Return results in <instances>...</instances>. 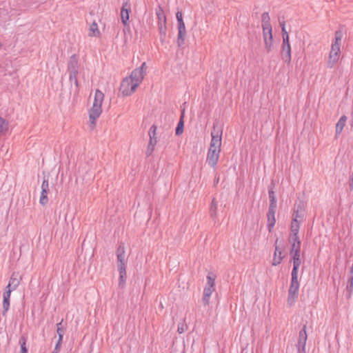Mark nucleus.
I'll list each match as a JSON object with an SVG mask.
<instances>
[{"instance_id":"1","label":"nucleus","mask_w":353,"mask_h":353,"mask_svg":"<svg viewBox=\"0 0 353 353\" xmlns=\"http://www.w3.org/2000/svg\"><path fill=\"white\" fill-rule=\"evenodd\" d=\"M222 132L221 128H217L216 125L214 123L213 130L211 132L212 139L206 158V163L213 168H216L219 161L221 147Z\"/></svg>"},{"instance_id":"2","label":"nucleus","mask_w":353,"mask_h":353,"mask_svg":"<svg viewBox=\"0 0 353 353\" xmlns=\"http://www.w3.org/2000/svg\"><path fill=\"white\" fill-rule=\"evenodd\" d=\"M343 37V31L336 30L332 42L327 65L328 68H333L340 59L341 41Z\"/></svg>"},{"instance_id":"3","label":"nucleus","mask_w":353,"mask_h":353,"mask_svg":"<svg viewBox=\"0 0 353 353\" xmlns=\"http://www.w3.org/2000/svg\"><path fill=\"white\" fill-rule=\"evenodd\" d=\"M303 219L302 212H299V209L294 211L293 219L291 223V234L290 236V241L292 243L291 254L293 252H299L301 242L298 237V232L299 230V223Z\"/></svg>"},{"instance_id":"4","label":"nucleus","mask_w":353,"mask_h":353,"mask_svg":"<svg viewBox=\"0 0 353 353\" xmlns=\"http://www.w3.org/2000/svg\"><path fill=\"white\" fill-rule=\"evenodd\" d=\"M147 65L145 62H143L141 65L133 70L131 74L128 78H130L134 82L132 84V89H137L140 83H141L145 74H146Z\"/></svg>"},{"instance_id":"5","label":"nucleus","mask_w":353,"mask_h":353,"mask_svg":"<svg viewBox=\"0 0 353 353\" xmlns=\"http://www.w3.org/2000/svg\"><path fill=\"white\" fill-rule=\"evenodd\" d=\"M156 14L158 19V29L160 34V41L161 43H163L165 39L167 32L166 17L164 14L163 10L160 6L157 10Z\"/></svg>"},{"instance_id":"6","label":"nucleus","mask_w":353,"mask_h":353,"mask_svg":"<svg viewBox=\"0 0 353 353\" xmlns=\"http://www.w3.org/2000/svg\"><path fill=\"white\" fill-rule=\"evenodd\" d=\"M299 284L298 282V275H292V281L289 289L288 302L292 305L294 302V299L298 294Z\"/></svg>"},{"instance_id":"7","label":"nucleus","mask_w":353,"mask_h":353,"mask_svg":"<svg viewBox=\"0 0 353 353\" xmlns=\"http://www.w3.org/2000/svg\"><path fill=\"white\" fill-rule=\"evenodd\" d=\"M306 329L307 325L306 324H305L303 328L299 332L298 343L296 345L298 353H306L305 345L307 339V334Z\"/></svg>"},{"instance_id":"8","label":"nucleus","mask_w":353,"mask_h":353,"mask_svg":"<svg viewBox=\"0 0 353 353\" xmlns=\"http://www.w3.org/2000/svg\"><path fill=\"white\" fill-rule=\"evenodd\" d=\"M133 83L130 78L125 77L123 79L120 86V91L123 96H130L135 92L136 89H132Z\"/></svg>"},{"instance_id":"9","label":"nucleus","mask_w":353,"mask_h":353,"mask_svg":"<svg viewBox=\"0 0 353 353\" xmlns=\"http://www.w3.org/2000/svg\"><path fill=\"white\" fill-rule=\"evenodd\" d=\"M49 181L48 178L44 177L41 184V192L39 203L42 205H46L48 202V194L49 193Z\"/></svg>"},{"instance_id":"10","label":"nucleus","mask_w":353,"mask_h":353,"mask_svg":"<svg viewBox=\"0 0 353 353\" xmlns=\"http://www.w3.org/2000/svg\"><path fill=\"white\" fill-rule=\"evenodd\" d=\"M102 112L101 106L100 105H92V108L89 111V119L91 126L93 128L96 125V120L99 117Z\"/></svg>"},{"instance_id":"11","label":"nucleus","mask_w":353,"mask_h":353,"mask_svg":"<svg viewBox=\"0 0 353 353\" xmlns=\"http://www.w3.org/2000/svg\"><path fill=\"white\" fill-rule=\"evenodd\" d=\"M178 23V36H177V45L179 47L182 46L184 44L185 36H186V30L185 26L183 21H181Z\"/></svg>"},{"instance_id":"12","label":"nucleus","mask_w":353,"mask_h":353,"mask_svg":"<svg viewBox=\"0 0 353 353\" xmlns=\"http://www.w3.org/2000/svg\"><path fill=\"white\" fill-rule=\"evenodd\" d=\"M276 207L269 206L268 212L267 213V219H268V230L270 232L272 231V229L275 225L276 219H275V212H276Z\"/></svg>"},{"instance_id":"13","label":"nucleus","mask_w":353,"mask_h":353,"mask_svg":"<svg viewBox=\"0 0 353 353\" xmlns=\"http://www.w3.org/2000/svg\"><path fill=\"white\" fill-rule=\"evenodd\" d=\"M281 57L285 63H290L291 60V48L289 41H283Z\"/></svg>"},{"instance_id":"14","label":"nucleus","mask_w":353,"mask_h":353,"mask_svg":"<svg viewBox=\"0 0 353 353\" xmlns=\"http://www.w3.org/2000/svg\"><path fill=\"white\" fill-rule=\"evenodd\" d=\"M118 271L119 272V285L121 288H123L125 283L127 277L126 270H125V262L117 263Z\"/></svg>"},{"instance_id":"15","label":"nucleus","mask_w":353,"mask_h":353,"mask_svg":"<svg viewBox=\"0 0 353 353\" xmlns=\"http://www.w3.org/2000/svg\"><path fill=\"white\" fill-rule=\"evenodd\" d=\"M68 71L69 73L79 72V61L76 54H72L70 57L68 64Z\"/></svg>"},{"instance_id":"16","label":"nucleus","mask_w":353,"mask_h":353,"mask_svg":"<svg viewBox=\"0 0 353 353\" xmlns=\"http://www.w3.org/2000/svg\"><path fill=\"white\" fill-rule=\"evenodd\" d=\"M347 121V117L343 115L336 124V137H338L343 131Z\"/></svg>"},{"instance_id":"17","label":"nucleus","mask_w":353,"mask_h":353,"mask_svg":"<svg viewBox=\"0 0 353 353\" xmlns=\"http://www.w3.org/2000/svg\"><path fill=\"white\" fill-rule=\"evenodd\" d=\"M117 263H125V248L123 243L119 244L117 249Z\"/></svg>"},{"instance_id":"18","label":"nucleus","mask_w":353,"mask_h":353,"mask_svg":"<svg viewBox=\"0 0 353 353\" xmlns=\"http://www.w3.org/2000/svg\"><path fill=\"white\" fill-rule=\"evenodd\" d=\"M21 280V276H18V273L13 272L10 276L8 283L12 286V288L16 290L17 287L19 285Z\"/></svg>"},{"instance_id":"19","label":"nucleus","mask_w":353,"mask_h":353,"mask_svg":"<svg viewBox=\"0 0 353 353\" xmlns=\"http://www.w3.org/2000/svg\"><path fill=\"white\" fill-rule=\"evenodd\" d=\"M157 127L155 125H152L148 132V135L150 137L149 142H152L154 144L157 145Z\"/></svg>"},{"instance_id":"20","label":"nucleus","mask_w":353,"mask_h":353,"mask_svg":"<svg viewBox=\"0 0 353 353\" xmlns=\"http://www.w3.org/2000/svg\"><path fill=\"white\" fill-rule=\"evenodd\" d=\"M283 259L282 252L281 250L278 249V247L276 245L275 252L274 254V259L272 261V265H277L281 263Z\"/></svg>"},{"instance_id":"21","label":"nucleus","mask_w":353,"mask_h":353,"mask_svg":"<svg viewBox=\"0 0 353 353\" xmlns=\"http://www.w3.org/2000/svg\"><path fill=\"white\" fill-rule=\"evenodd\" d=\"M128 3H125L123 5L121 12V21L124 25L127 24V21L129 19V12L130 9H127L125 7L127 6Z\"/></svg>"},{"instance_id":"22","label":"nucleus","mask_w":353,"mask_h":353,"mask_svg":"<svg viewBox=\"0 0 353 353\" xmlns=\"http://www.w3.org/2000/svg\"><path fill=\"white\" fill-rule=\"evenodd\" d=\"M104 99L103 93L99 90H97L94 94V99L92 105H102V103Z\"/></svg>"},{"instance_id":"23","label":"nucleus","mask_w":353,"mask_h":353,"mask_svg":"<svg viewBox=\"0 0 353 353\" xmlns=\"http://www.w3.org/2000/svg\"><path fill=\"white\" fill-rule=\"evenodd\" d=\"M99 34L100 32L98 28V25L94 21L90 26L88 35L90 37H98Z\"/></svg>"},{"instance_id":"24","label":"nucleus","mask_w":353,"mask_h":353,"mask_svg":"<svg viewBox=\"0 0 353 353\" xmlns=\"http://www.w3.org/2000/svg\"><path fill=\"white\" fill-rule=\"evenodd\" d=\"M183 128H184V122H183V112H182V114L181 116L180 120L177 124V126L175 130V134L176 135L179 136L183 132Z\"/></svg>"},{"instance_id":"25","label":"nucleus","mask_w":353,"mask_h":353,"mask_svg":"<svg viewBox=\"0 0 353 353\" xmlns=\"http://www.w3.org/2000/svg\"><path fill=\"white\" fill-rule=\"evenodd\" d=\"M262 28L271 27L270 18L268 12H263L261 15Z\"/></svg>"},{"instance_id":"26","label":"nucleus","mask_w":353,"mask_h":353,"mask_svg":"<svg viewBox=\"0 0 353 353\" xmlns=\"http://www.w3.org/2000/svg\"><path fill=\"white\" fill-rule=\"evenodd\" d=\"M269 199H270V205L272 207H276V199L275 196V193L272 188H270L268 190Z\"/></svg>"},{"instance_id":"27","label":"nucleus","mask_w":353,"mask_h":353,"mask_svg":"<svg viewBox=\"0 0 353 353\" xmlns=\"http://www.w3.org/2000/svg\"><path fill=\"white\" fill-rule=\"evenodd\" d=\"M263 39L264 40L267 39H272L273 38L272 37V28L271 27H264L263 28Z\"/></svg>"},{"instance_id":"28","label":"nucleus","mask_w":353,"mask_h":353,"mask_svg":"<svg viewBox=\"0 0 353 353\" xmlns=\"http://www.w3.org/2000/svg\"><path fill=\"white\" fill-rule=\"evenodd\" d=\"M8 130V123L0 117V136L4 134Z\"/></svg>"},{"instance_id":"29","label":"nucleus","mask_w":353,"mask_h":353,"mask_svg":"<svg viewBox=\"0 0 353 353\" xmlns=\"http://www.w3.org/2000/svg\"><path fill=\"white\" fill-rule=\"evenodd\" d=\"M301 265L300 258L294 259L293 261V268L292 271V275H298V269Z\"/></svg>"},{"instance_id":"30","label":"nucleus","mask_w":353,"mask_h":353,"mask_svg":"<svg viewBox=\"0 0 353 353\" xmlns=\"http://www.w3.org/2000/svg\"><path fill=\"white\" fill-rule=\"evenodd\" d=\"M79 72L69 73V80L71 83H73L76 87V91L79 89V82L77 80V74Z\"/></svg>"},{"instance_id":"31","label":"nucleus","mask_w":353,"mask_h":353,"mask_svg":"<svg viewBox=\"0 0 353 353\" xmlns=\"http://www.w3.org/2000/svg\"><path fill=\"white\" fill-rule=\"evenodd\" d=\"M217 211V203L215 201V199H213L211 203V205L210 208V216L212 218L216 217Z\"/></svg>"},{"instance_id":"32","label":"nucleus","mask_w":353,"mask_h":353,"mask_svg":"<svg viewBox=\"0 0 353 353\" xmlns=\"http://www.w3.org/2000/svg\"><path fill=\"white\" fill-rule=\"evenodd\" d=\"M215 279L216 276L212 273H209L207 276V284L206 286H210V288H214L215 285Z\"/></svg>"},{"instance_id":"33","label":"nucleus","mask_w":353,"mask_h":353,"mask_svg":"<svg viewBox=\"0 0 353 353\" xmlns=\"http://www.w3.org/2000/svg\"><path fill=\"white\" fill-rule=\"evenodd\" d=\"M279 23H280V26L281 27V31H282V35H283V41H285V42H287L288 41H289V34L288 33V32L286 31V29H285V21H279Z\"/></svg>"},{"instance_id":"34","label":"nucleus","mask_w":353,"mask_h":353,"mask_svg":"<svg viewBox=\"0 0 353 353\" xmlns=\"http://www.w3.org/2000/svg\"><path fill=\"white\" fill-rule=\"evenodd\" d=\"M10 309V299H3V311L2 315L6 316L8 311Z\"/></svg>"},{"instance_id":"35","label":"nucleus","mask_w":353,"mask_h":353,"mask_svg":"<svg viewBox=\"0 0 353 353\" xmlns=\"http://www.w3.org/2000/svg\"><path fill=\"white\" fill-rule=\"evenodd\" d=\"M19 344L21 345V353H28V349L26 347V337L22 336L19 339Z\"/></svg>"},{"instance_id":"36","label":"nucleus","mask_w":353,"mask_h":353,"mask_svg":"<svg viewBox=\"0 0 353 353\" xmlns=\"http://www.w3.org/2000/svg\"><path fill=\"white\" fill-rule=\"evenodd\" d=\"M346 289H347V299H350L351 295H352V294L353 293V276L348 281V283L347 285Z\"/></svg>"},{"instance_id":"37","label":"nucleus","mask_w":353,"mask_h":353,"mask_svg":"<svg viewBox=\"0 0 353 353\" xmlns=\"http://www.w3.org/2000/svg\"><path fill=\"white\" fill-rule=\"evenodd\" d=\"M188 329V325L185 323V319L183 321V322L179 323L178 327H177V332L179 334L183 333L186 330Z\"/></svg>"},{"instance_id":"38","label":"nucleus","mask_w":353,"mask_h":353,"mask_svg":"<svg viewBox=\"0 0 353 353\" xmlns=\"http://www.w3.org/2000/svg\"><path fill=\"white\" fill-rule=\"evenodd\" d=\"M155 145H156V144H154L152 142H149L148 143V147H147V150H146V152H145V154H146L147 157H150L152 154V152H153V151L154 150Z\"/></svg>"},{"instance_id":"39","label":"nucleus","mask_w":353,"mask_h":353,"mask_svg":"<svg viewBox=\"0 0 353 353\" xmlns=\"http://www.w3.org/2000/svg\"><path fill=\"white\" fill-rule=\"evenodd\" d=\"M264 42H265V48L267 50V51L269 52L270 51H271L272 50V46H273V38L271 39H267V40H264Z\"/></svg>"},{"instance_id":"40","label":"nucleus","mask_w":353,"mask_h":353,"mask_svg":"<svg viewBox=\"0 0 353 353\" xmlns=\"http://www.w3.org/2000/svg\"><path fill=\"white\" fill-rule=\"evenodd\" d=\"M57 332L59 336V341H63L64 328H57Z\"/></svg>"},{"instance_id":"41","label":"nucleus","mask_w":353,"mask_h":353,"mask_svg":"<svg viewBox=\"0 0 353 353\" xmlns=\"http://www.w3.org/2000/svg\"><path fill=\"white\" fill-rule=\"evenodd\" d=\"M210 296L209 294H203V296L202 299V302L204 305H207L209 304Z\"/></svg>"},{"instance_id":"42","label":"nucleus","mask_w":353,"mask_h":353,"mask_svg":"<svg viewBox=\"0 0 353 353\" xmlns=\"http://www.w3.org/2000/svg\"><path fill=\"white\" fill-rule=\"evenodd\" d=\"M215 290L214 288H210V286H205L204 288L203 294H209L210 296L212 295V292Z\"/></svg>"},{"instance_id":"43","label":"nucleus","mask_w":353,"mask_h":353,"mask_svg":"<svg viewBox=\"0 0 353 353\" xmlns=\"http://www.w3.org/2000/svg\"><path fill=\"white\" fill-rule=\"evenodd\" d=\"M61 343L62 341H59V339H58L52 353H58L59 352Z\"/></svg>"},{"instance_id":"44","label":"nucleus","mask_w":353,"mask_h":353,"mask_svg":"<svg viewBox=\"0 0 353 353\" xmlns=\"http://www.w3.org/2000/svg\"><path fill=\"white\" fill-rule=\"evenodd\" d=\"M176 17L177 22L181 21H183V20L182 13L180 11H178L176 12Z\"/></svg>"},{"instance_id":"45","label":"nucleus","mask_w":353,"mask_h":353,"mask_svg":"<svg viewBox=\"0 0 353 353\" xmlns=\"http://www.w3.org/2000/svg\"><path fill=\"white\" fill-rule=\"evenodd\" d=\"M13 290H15L12 288V286H11L8 283V285L6 287L5 291L8 292H12V291H13Z\"/></svg>"},{"instance_id":"46","label":"nucleus","mask_w":353,"mask_h":353,"mask_svg":"<svg viewBox=\"0 0 353 353\" xmlns=\"http://www.w3.org/2000/svg\"><path fill=\"white\" fill-rule=\"evenodd\" d=\"M10 295H11V292L4 291V292L3 294V299L6 298V299H10Z\"/></svg>"},{"instance_id":"47","label":"nucleus","mask_w":353,"mask_h":353,"mask_svg":"<svg viewBox=\"0 0 353 353\" xmlns=\"http://www.w3.org/2000/svg\"><path fill=\"white\" fill-rule=\"evenodd\" d=\"M63 319L57 324V328H64L63 326Z\"/></svg>"},{"instance_id":"48","label":"nucleus","mask_w":353,"mask_h":353,"mask_svg":"<svg viewBox=\"0 0 353 353\" xmlns=\"http://www.w3.org/2000/svg\"><path fill=\"white\" fill-rule=\"evenodd\" d=\"M293 259L296 258H300L299 252H293Z\"/></svg>"},{"instance_id":"49","label":"nucleus","mask_w":353,"mask_h":353,"mask_svg":"<svg viewBox=\"0 0 353 353\" xmlns=\"http://www.w3.org/2000/svg\"><path fill=\"white\" fill-rule=\"evenodd\" d=\"M6 10H4L2 8H0V17L3 14H6Z\"/></svg>"}]
</instances>
